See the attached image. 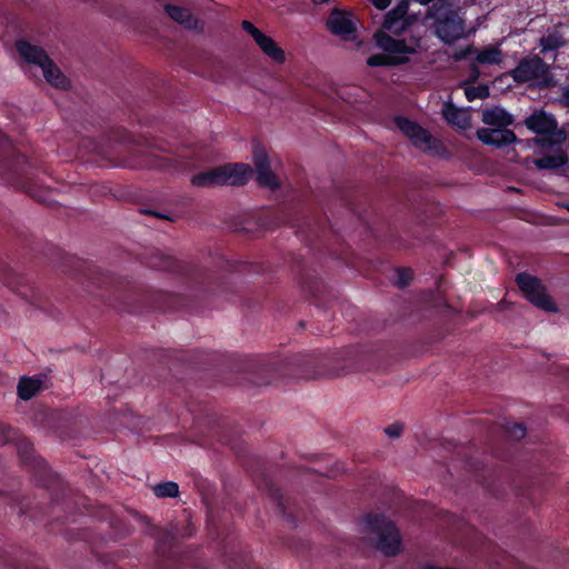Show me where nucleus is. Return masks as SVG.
Returning a JSON list of instances; mask_svg holds the SVG:
<instances>
[{"instance_id": "1", "label": "nucleus", "mask_w": 569, "mask_h": 569, "mask_svg": "<svg viewBox=\"0 0 569 569\" xmlns=\"http://www.w3.org/2000/svg\"><path fill=\"white\" fill-rule=\"evenodd\" d=\"M38 169L16 149L7 134L0 132V181L23 190L40 203L50 204V191L34 180Z\"/></svg>"}, {"instance_id": "2", "label": "nucleus", "mask_w": 569, "mask_h": 569, "mask_svg": "<svg viewBox=\"0 0 569 569\" xmlns=\"http://www.w3.org/2000/svg\"><path fill=\"white\" fill-rule=\"evenodd\" d=\"M148 268L168 271L180 276L189 286L209 293L228 295L231 283L224 278H218L203 268L176 259L158 249L149 252L144 261Z\"/></svg>"}, {"instance_id": "3", "label": "nucleus", "mask_w": 569, "mask_h": 569, "mask_svg": "<svg viewBox=\"0 0 569 569\" xmlns=\"http://www.w3.org/2000/svg\"><path fill=\"white\" fill-rule=\"evenodd\" d=\"M111 295L129 313H141L144 310L167 311L173 305L176 297L168 292L156 291L132 283H114L110 279Z\"/></svg>"}, {"instance_id": "4", "label": "nucleus", "mask_w": 569, "mask_h": 569, "mask_svg": "<svg viewBox=\"0 0 569 569\" xmlns=\"http://www.w3.org/2000/svg\"><path fill=\"white\" fill-rule=\"evenodd\" d=\"M7 439L17 441V451L22 466L32 473L38 486L52 490H62V497L60 498L57 493L52 497L51 503L53 507L63 503L64 499V486L58 475L53 473L49 468L48 463L39 456L34 453L32 442L26 437H18L17 432L11 428H8Z\"/></svg>"}, {"instance_id": "5", "label": "nucleus", "mask_w": 569, "mask_h": 569, "mask_svg": "<svg viewBox=\"0 0 569 569\" xmlns=\"http://www.w3.org/2000/svg\"><path fill=\"white\" fill-rule=\"evenodd\" d=\"M365 529L377 538L376 548L387 557L401 551V537L393 521L382 513H367L363 518Z\"/></svg>"}, {"instance_id": "6", "label": "nucleus", "mask_w": 569, "mask_h": 569, "mask_svg": "<svg viewBox=\"0 0 569 569\" xmlns=\"http://www.w3.org/2000/svg\"><path fill=\"white\" fill-rule=\"evenodd\" d=\"M224 420L219 419L213 412H206L203 418H194V432L200 438L201 446H212L213 441L222 446L236 448V439L227 430Z\"/></svg>"}, {"instance_id": "7", "label": "nucleus", "mask_w": 569, "mask_h": 569, "mask_svg": "<svg viewBox=\"0 0 569 569\" xmlns=\"http://www.w3.org/2000/svg\"><path fill=\"white\" fill-rule=\"evenodd\" d=\"M323 361L319 352L297 353L286 358L283 370L295 379H316L323 373Z\"/></svg>"}, {"instance_id": "8", "label": "nucleus", "mask_w": 569, "mask_h": 569, "mask_svg": "<svg viewBox=\"0 0 569 569\" xmlns=\"http://www.w3.org/2000/svg\"><path fill=\"white\" fill-rule=\"evenodd\" d=\"M430 16L435 19L436 34L447 44L455 43L463 36L465 21L450 7L433 8Z\"/></svg>"}, {"instance_id": "9", "label": "nucleus", "mask_w": 569, "mask_h": 569, "mask_svg": "<svg viewBox=\"0 0 569 569\" xmlns=\"http://www.w3.org/2000/svg\"><path fill=\"white\" fill-rule=\"evenodd\" d=\"M516 283L523 293V297L535 307L547 312H556L558 310L539 278L528 272H520L516 276Z\"/></svg>"}, {"instance_id": "10", "label": "nucleus", "mask_w": 569, "mask_h": 569, "mask_svg": "<svg viewBox=\"0 0 569 569\" xmlns=\"http://www.w3.org/2000/svg\"><path fill=\"white\" fill-rule=\"evenodd\" d=\"M509 76L518 84L539 79L542 80V88L550 84L548 80V66L537 54L521 58L517 67L509 71Z\"/></svg>"}, {"instance_id": "11", "label": "nucleus", "mask_w": 569, "mask_h": 569, "mask_svg": "<svg viewBox=\"0 0 569 569\" xmlns=\"http://www.w3.org/2000/svg\"><path fill=\"white\" fill-rule=\"evenodd\" d=\"M156 551L167 566H194L189 555L178 546L176 537L170 531L163 530L158 535Z\"/></svg>"}, {"instance_id": "12", "label": "nucleus", "mask_w": 569, "mask_h": 569, "mask_svg": "<svg viewBox=\"0 0 569 569\" xmlns=\"http://www.w3.org/2000/svg\"><path fill=\"white\" fill-rule=\"evenodd\" d=\"M258 488L270 497L288 523L292 527L298 526L299 511L291 507L290 500L283 497L280 488H278L269 477L263 475L261 481L258 483Z\"/></svg>"}, {"instance_id": "13", "label": "nucleus", "mask_w": 569, "mask_h": 569, "mask_svg": "<svg viewBox=\"0 0 569 569\" xmlns=\"http://www.w3.org/2000/svg\"><path fill=\"white\" fill-rule=\"evenodd\" d=\"M476 137L483 144L498 149L519 142L516 133L508 128H479L476 131Z\"/></svg>"}, {"instance_id": "14", "label": "nucleus", "mask_w": 569, "mask_h": 569, "mask_svg": "<svg viewBox=\"0 0 569 569\" xmlns=\"http://www.w3.org/2000/svg\"><path fill=\"white\" fill-rule=\"evenodd\" d=\"M409 0H400L395 8L387 12L382 28L393 33H400L409 24L408 18Z\"/></svg>"}, {"instance_id": "15", "label": "nucleus", "mask_w": 569, "mask_h": 569, "mask_svg": "<svg viewBox=\"0 0 569 569\" xmlns=\"http://www.w3.org/2000/svg\"><path fill=\"white\" fill-rule=\"evenodd\" d=\"M221 169L223 170V186H244L252 176L251 167L242 162L222 164Z\"/></svg>"}, {"instance_id": "16", "label": "nucleus", "mask_w": 569, "mask_h": 569, "mask_svg": "<svg viewBox=\"0 0 569 569\" xmlns=\"http://www.w3.org/2000/svg\"><path fill=\"white\" fill-rule=\"evenodd\" d=\"M375 39L377 46L390 54L408 57L416 53V49L408 46L405 39H395L385 31L376 32Z\"/></svg>"}, {"instance_id": "17", "label": "nucleus", "mask_w": 569, "mask_h": 569, "mask_svg": "<svg viewBox=\"0 0 569 569\" xmlns=\"http://www.w3.org/2000/svg\"><path fill=\"white\" fill-rule=\"evenodd\" d=\"M525 124L528 130L539 136L546 133H555L558 128L556 118L543 110L535 111L532 114H530L525 120Z\"/></svg>"}, {"instance_id": "18", "label": "nucleus", "mask_w": 569, "mask_h": 569, "mask_svg": "<svg viewBox=\"0 0 569 569\" xmlns=\"http://www.w3.org/2000/svg\"><path fill=\"white\" fill-rule=\"evenodd\" d=\"M508 486L519 497L527 499L530 505H537V496L540 493V480L533 478V475L527 476L523 483L518 482V480L515 477H512L511 479H509Z\"/></svg>"}, {"instance_id": "19", "label": "nucleus", "mask_w": 569, "mask_h": 569, "mask_svg": "<svg viewBox=\"0 0 569 569\" xmlns=\"http://www.w3.org/2000/svg\"><path fill=\"white\" fill-rule=\"evenodd\" d=\"M410 141L416 148L431 154H441L446 150L445 144L421 126L410 137Z\"/></svg>"}, {"instance_id": "20", "label": "nucleus", "mask_w": 569, "mask_h": 569, "mask_svg": "<svg viewBox=\"0 0 569 569\" xmlns=\"http://www.w3.org/2000/svg\"><path fill=\"white\" fill-rule=\"evenodd\" d=\"M328 29L337 36L347 37L356 31L355 23L352 22L350 14L341 11L340 9H333L327 20Z\"/></svg>"}, {"instance_id": "21", "label": "nucleus", "mask_w": 569, "mask_h": 569, "mask_svg": "<svg viewBox=\"0 0 569 569\" xmlns=\"http://www.w3.org/2000/svg\"><path fill=\"white\" fill-rule=\"evenodd\" d=\"M481 120L485 124L492 127L491 129H505L515 122L513 116L500 106L483 109Z\"/></svg>"}, {"instance_id": "22", "label": "nucleus", "mask_w": 569, "mask_h": 569, "mask_svg": "<svg viewBox=\"0 0 569 569\" xmlns=\"http://www.w3.org/2000/svg\"><path fill=\"white\" fill-rule=\"evenodd\" d=\"M16 49L18 53L21 56V58L27 61L28 63L36 64L38 67H41L44 61H47L50 57L39 46L31 44L26 39H19L16 42Z\"/></svg>"}, {"instance_id": "23", "label": "nucleus", "mask_w": 569, "mask_h": 569, "mask_svg": "<svg viewBox=\"0 0 569 569\" xmlns=\"http://www.w3.org/2000/svg\"><path fill=\"white\" fill-rule=\"evenodd\" d=\"M445 120L459 129L466 130L470 127L471 118L467 110L458 108L453 102L448 101L442 106Z\"/></svg>"}, {"instance_id": "24", "label": "nucleus", "mask_w": 569, "mask_h": 569, "mask_svg": "<svg viewBox=\"0 0 569 569\" xmlns=\"http://www.w3.org/2000/svg\"><path fill=\"white\" fill-rule=\"evenodd\" d=\"M223 170L221 166L211 168L206 171L198 172L192 176L191 183L199 188H211L217 186H223Z\"/></svg>"}, {"instance_id": "25", "label": "nucleus", "mask_w": 569, "mask_h": 569, "mask_svg": "<svg viewBox=\"0 0 569 569\" xmlns=\"http://www.w3.org/2000/svg\"><path fill=\"white\" fill-rule=\"evenodd\" d=\"M254 42L273 62L283 63L286 61V53L283 49L270 36L262 32Z\"/></svg>"}, {"instance_id": "26", "label": "nucleus", "mask_w": 569, "mask_h": 569, "mask_svg": "<svg viewBox=\"0 0 569 569\" xmlns=\"http://www.w3.org/2000/svg\"><path fill=\"white\" fill-rule=\"evenodd\" d=\"M164 11L170 19H172L173 21L178 22L187 29H194L197 27V19L187 8L169 3L164 6Z\"/></svg>"}, {"instance_id": "27", "label": "nucleus", "mask_w": 569, "mask_h": 569, "mask_svg": "<svg viewBox=\"0 0 569 569\" xmlns=\"http://www.w3.org/2000/svg\"><path fill=\"white\" fill-rule=\"evenodd\" d=\"M40 68L47 82H49L51 86L62 89L68 87V78L61 72V70L53 63L50 58L44 61Z\"/></svg>"}, {"instance_id": "28", "label": "nucleus", "mask_w": 569, "mask_h": 569, "mask_svg": "<svg viewBox=\"0 0 569 569\" xmlns=\"http://www.w3.org/2000/svg\"><path fill=\"white\" fill-rule=\"evenodd\" d=\"M533 163L539 170H556L568 163V156L563 150H559L556 154H546L535 159Z\"/></svg>"}, {"instance_id": "29", "label": "nucleus", "mask_w": 569, "mask_h": 569, "mask_svg": "<svg viewBox=\"0 0 569 569\" xmlns=\"http://www.w3.org/2000/svg\"><path fill=\"white\" fill-rule=\"evenodd\" d=\"M409 61L408 57L393 56L388 52L371 54L367 59L369 67H396Z\"/></svg>"}, {"instance_id": "30", "label": "nucleus", "mask_w": 569, "mask_h": 569, "mask_svg": "<svg viewBox=\"0 0 569 569\" xmlns=\"http://www.w3.org/2000/svg\"><path fill=\"white\" fill-rule=\"evenodd\" d=\"M41 386L40 379L22 377L18 383V396L22 400H30L41 390Z\"/></svg>"}, {"instance_id": "31", "label": "nucleus", "mask_w": 569, "mask_h": 569, "mask_svg": "<svg viewBox=\"0 0 569 569\" xmlns=\"http://www.w3.org/2000/svg\"><path fill=\"white\" fill-rule=\"evenodd\" d=\"M502 58L503 53L498 46H488L477 51L475 60L478 64H499Z\"/></svg>"}, {"instance_id": "32", "label": "nucleus", "mask_w": 569, "mask_h": 569, "mask_svg": "<svg viewBox=\"0 0 569 569\" xmlns=\"http://www.w3.org/2000/svg\"><path fill=\"white\" fill-rule=\"evenodd\" d=\"M141 161L138 164H132L131 167L139 169H162L167 166V159L162 157L154 156L150 152L140 154Z\"/></svg>"}, {"instance_id": "33", "label": "nucleus", "mask_w": 569, "mask_h": 569, "mask_svg": "<svg viewBox=\"0 0 569 569\" xmlns=\"http://www.w3.org/2000/svg\"><path fill=\"white\" fill-rule=\"evenodd\" d=\"M541 137L536 139V143L540 147H553L565 142L567 134L562 129L557 128L555 133L540 134Z\"/></svg>"}, {"instance_id": "34", "label": "nucleus", "mask_w": 569, "mask_h": 569, "mask_svg": "<svg viewBox=\"0 0 569 569\" xmlns=\"http://www.w3.org/2000/svg\"><path fill=\"white\" fill-rule=\"evenodd\" d=\"M152 491L158 498H176L179 495V486L174 481H166L156 485Z\"/></svg>"}, {"instance_id": "35", "label": "nucleus", "mask_w": 569, "mask_h": 569, "mask_svg": "<svg viewBox=\"0 0 569 569\" xmlns=\"http://www.w3.org/2000/svg\"><path fill=\"white\" fill-rule=\"evenodd\" d=\"M220 268L223 269L224 271L229 272L230 274H233L237 272H242V271L249 270V269L254 270V272H258L260 270V267L254 266L252 263L237 262V261H231L228 259L221 260Z\"/></svg>"}, {"instance_id": "36", "label": "nucleus", "mask_w": 569, "mask_h": 569, "mask_svg": "<svg viewBox=\"0 0 569 569\" xmlns=\"http://www.w3.org/2000/svg\"><path fill=\"white\" fill-rule=\"evenodd\" d=\"M565 46L563 38L558 33H549L540 39L541 52L555 51Z\"/></svg>"}, {"instance_id": "37", "label": "nucleus", "mask_w": 569, "mask_h": 569, "mask_svg": "<svg viewBox=\"0 0 569 569\" xmlns=\"http://www.w3.org/2000/svg\"><path fill=\"white\" fill-rule=\"evenodd\" d=\"M257 181L262 187H268L272 190H276L280 187V182L277 176L272 172L270 168L264 170L257 171Z\"/></svg>"}, {"instance_id": "38", "label": "nucleus", "mask_w": 569, "mask_h": 569, "mask_svg": "<svg viewBox=\"0 0 569 569\" xmlns=\"http://www.w3.org/2000/svg\"><path fill=\"white\" fill-rule=\"evenodd\" d=\"M395 124L409 139L412 134H415V131H417L418 128H420L419 123L410 120L405 116H397L395 118Z\"/></svg>"}, {"instance_id": "39", "label": "nucleus", "mask_w": 569, "mask_h": 569, "mask_svg": "<svg viewBox=\"0 0 569 569\" xmlns=\"http://www.w3.org/2000/svg\"><path fill=\"white\" fill-rule=\"evenodd\" d=\"M253 164L256 171L270 168V161L267 151L263 148L254 147L253 149Z\"/></svg>"}, {"instance_id": "40", "label": "nucleus", "mask_w": 569, "mask_h": 569, "mask_svg": "<svg viewBox=\"0 0 569 569\" xmlns=\"http://www.w3.org/2000/svg\"><path fill=\"white\" fill-rule=\"evenodd\" d=\"M396 286L400 289L408 287L412 281L413 272L410 268L399 267L396 269Z\"/></svg>"}, {"instance_id": "41", "label": "nucleus", "mask_w": 569, "mask_h": 569, "mask_svg": "<svg viewBox=\"0 0 569 569\" xmlns=\"http://www.w3.org/2000/svg\"><path fill=\"white\" fill-rule=\"evenodd\" d=\"M465 94L468 101L486 99L489 96V88L487 86L467 87Z\"/></svg>"}, {"instance_id": "42", "label": "nucleus", "mask_w": 569, "mask_h": 569, "mask_svg": "<svg viewBox=\"0 0 569 569\" xmlns=\"http://www.w3.org/2000/svg\"><path fill=\"white\" fill-rule=\"evenodd\" d=\"M507 435L513 440H520L525 438L527 433V428L521 422H513L511 425L506 426Z\"/></svg>"}, {"instance_id": "43", "label": "nucleus", "mask_w": 569, "mask_h": 569, "mask_svg": "<svg viewBox=\"0 0 569 569\" xmlns=\"http://www.w3.org/2000/svg\"><path fill=\"white\" fill-rule=\"evenodd\" d=\"M320 284L321 283L317 278L311 279L310 281L305 278H301V286L303 290L308 291L315 298L317 297V292L319 290Z\"/></svg>"}, {"instance_id": "44", "label": "nucleus", "mask_w": 569, "mask_h": 569, "mask_svg": "<svg viewBox=\"0 0 569 569\" xmlns=\"http://www.w3.org/2000/svg\"><path fill=\"white\" fill-rule=\"evenodd\" d=\"M241 28L252 37L253 40H256L261 33L262 31L260 29H258L251 21L249 20H243L241 22Z\"/></svg>"}, {"instance_id": "45", "label": "nucleus", "mask_w": 569, "mask_h": 569, "mask_svg": "<svg viewBox=\"0 0 569 569\" xmlns=\"http://www.w3.org/2000/svg\"><path fill=\"white\" fill-rule=\"evenodd\" d=\"M476 52L473 46H467L463 49H460L453 53L455 61H461L468 59L472 53Z\"/></svg>"}, {"instance_id": "46", "label": "nucleus", "mask_w": 569, "mask_h": 569, "mask_svg": "<svg viewBox=\"0 0 569 569\" xmlns=\"http://www.w3.org/2000/svg\"><path fill=\"white\" fill-rule=\"evenodd\" d=\"M402 425L401 423H392L390 426H388L386 429H385V432L386 435H388L390 438H398L401 436L402 433Z\"/></svg>"}, {"instance_id": "47", "label": "nucleus", "mask_w": 569, "mask_h": 569, "mask_svg": "<svg viewBox=\"0 0 569 569\" xmlns=\"http://www.w3.org/2000/svg\"><path fill=\"white\" fill-rule=\"evenodd\" d=\"M229 562H230V566H232V567H240V568L244 569V568L249 567L250 558H249V556L244 555V556H241V559L239 562L232 558L229 559Z\"/></svg>"}, {"instance_id": "48", "label": "nucleus", "mask_w": 569, "mask_h": 569, "mask_svg": "<svg viewBox=\"0 0 569 569\" xmlns=\"http://www.w3.org/2000/svg\"><path fill=\"white\" fill-rule=\"evenodd\" d=\"M343 201V206L350 211L352 212L353 214H357L359 217H361V211L360 209L355 204V202L350 199V198H343L342 199Z\"/></svg>"}, {"instance_id": "49", "label": "nucleus", "mask_w": 569, "mask_h": 569, "mask_svg": "<svg viewBox=\"0 0 569 569\" xmlns=\"http://www.w3.org/2000/svg\"><path fill=\"white\" fill-rule=\"evenodd\" d=\"M377 9L385 10L391 3V0H369Z\"/></svg>"}, {"instance_id": "50", "label": "nucleus", "mask_w": 569, "mask_h": 569, "mask_svg": "<svg viewBox=\"0 0 569 569\" xmlns=\"http://www.w3.org/2000/svg\"><path fill=\"white\" fill-rule=\"evenodd\" d=\"M560 101L565 107H569V84L562 89Z\"/></svg>"}, {"instance_id": "51", "label": "nucleus", "mask_w": 569, "mask_h": 569, "mask_svg": "<svg viewBox=\"0 0 569 569\" xmlns=\"http://www.w3.org/2000/svg\"><path fill=\"white\" fill-rule=\"evenodd\" d=\"M308 228H309L310 232H311L312 234H315V237H319V233H320V232H322V227H321V224H320V223H318V222H315V224H313V226H311V224L309 223V224H308Z\"/></svg>"}, {"instance_id": "52", "label": "nucleus", "mask_w": 569, "mask_h": 569, "mask_svg": "<svg viewBox=\"0 0 569 569\" xmlns=\"http://www.w3.org/2000/svg\"><path fill=\"white\" fill-rule=\"evenodd\" d=\"M471 77L472 80H476L479 77V69L476 64L471 66Z\"/></svg>"}, {"instance_id": "53", "label": "nucleus", "mask_w": 569, "mask_h": 569, "mask_svg": "<svg viewBox=\"0 0 569 569\" xmlns=\"http://www.w3.org/2000/svg\"><path fill=\"white\" fill-rule=\"evenodd\" d=\"M19 569H47V568H44V567H42V566H40V565H38V563H33V562H32V565H31L30 567H29V566H27V567H24V568H19Z\"/></svg>"}, {"instance_id": "54", "label": "nucleus", "mask_w": 569, "mask_h": 569, "mask_svg": "<svg viewBox=\"0 0 569 569\" xmlns=\"http://www.w3.org/2000/svg\"><path fill=\"white\" fill-rule=\"evenodd\" d=\"M311 1L313 4L319 6V4L327 3L329 0H311Z\"/></svg>"}, {"instance_id": "55", "label": "nucleus", "mask_w": 569, "mask_h": 569, "mask_svg": "<svg viewBox=\"0 0 569 569\" xmlns=\"http://www.w3.org/2000/svg\"><path fill=\"white\" fill-rule=\"evenodd\" d=\"M149 213L156 216V217H159V218H167L166 216H162V214H159L157 212H153V211H148Z\"/></svg>"}, {"instance_id": "56", "label": "nucleus", "mask_w": 569, "mask_h": 569, "mask_svg": "<svg viewBox=\"0 0 569 569\" xmlns=\"http://www.w3.org/2000/svg\"><path fill=\"white\" fill-rule=\"evenodd\" d=\"M20 510H21V512H22V513H27V512H28V510H27V506H24V505H22V506L20 507Z\"/></svg>"}, {"instance_id": "57", "label": "nucleus", "mask_w": 569, "mask_h": 569, "mask_svg": "<svg viewBox=\"0 0 569 569\" xmlns=\"http://www.w3.org/2000/svg\"><path fill=\"white\" fill-rule=\"evenodd\" d=\"M535 460H536L537 465H540V459L539 458H535ZM542 469H545V467L539 466V470H542Z\"/></svg>"}, {"instance_id": "58", "label": "nucleus", "mask_w": 569, "mask_h": 569, "mask_svg": "<svg viewBox=\"0 0 569 569\" xmlns=\"http://www.w3.org/2000/svg\"><path fill=\"white\" fill-rule=\"evenodd\" d=\"M562 207H563L566 210H568V211H569V202H565V203H562Z\"/></svg>"}, {"instance_id": "59", "label": "nucleus", "mask_w": 569, "mask_h": 569, "mask_svg": "<svg viewBox=\"0 0 569 569\" xmlns=\"http://www.w3.org/2000/svg\"><path fill=\"white\" fill-rule=\"evenodd\" d=\"M2 495V492L0 491V496Z\"/></svg>"}]
</instances>
